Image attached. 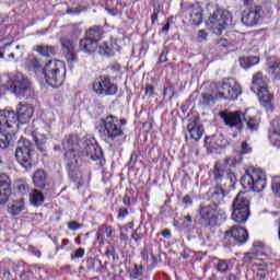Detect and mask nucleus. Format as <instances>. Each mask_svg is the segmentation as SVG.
<instances>
[{
  "instance_id": "obj_1",
  "label": "nucleus",
  "mask_w": 280,
  "mask_h": 280,
  "mask_svg": "<svg viewBox=\"0 0 280 280\" xmlns=\"http://www.w3.org/2000/svg\"><path fill=\"white\" fill-rule=\"evenodd\" d=\"M128 120L126 118H118L117 116L108 115L101 119L97 130L101 139L108 143L110 148H119L126 143V126Z\"/></svg>"
},
{
  "instance_id": "obj_2",
  "label": "nucleus",
  "mask_w": 280,
  "mask_h": 280,
  "mask_svg": "<svg viewBox=\"0 0 280 280\" xmlns=\"http://www.w3.org/2000/svg\"><path fill=\"white\" fill-rule=\"evenodd\" d=\"M62 148L66 151L65 153V164L66 170L69 176V179L72 183H82V172L80 171V163L82 162V151L78 143V136L71 135L63 139Z\"/></svg>"
},
{
  "instance_id": "obj_3",
  "label": "nucleus",
  "mask_w": 280,
  "mask_h": 280,
  "mask_svg": "<svg viewBox=\"0 0 280 280\" xmlns=\"http://www.w3.org/2000/svg\"><path fill=\"white\" fill-rule=\"evenodd\" d=\"M19 117L14 110H0V148L5 150L12 145L14 141V133L10 131L11 128H19Z\"/></svg>"
},
{
  "instance_id": "obj_4",
  "label": "nucleus",
  "mask_w": 280,
  "mask_h": 280,
  "mask_svg": "<svg viewBox=\"0 0 280 280\" xmlns=\"http://www.w3.org/2000/svg\"><path fill=\"white\" fill-rule=\"evenodd\" d=\"M15 159L26 172H30V170L36 167L38 164V154H36L34 144L27 139L19 141V148L15 150Z\"/></svg>"
},
{
  "instance_id": "obj_5",
  "label": "nucleus",
  "mask_w": 280,
  "mask_h": 280,
  "mask_svg": "<svg viewBox=\"0 0 280 280\" xmlns=\"http://www.w3.org/2000/svg\"><path fill=\"white\" fill-rule=\"evenodd\" d=\"M78 145L81 150V156L83 159H90V161H98L100 167L106 165V159H104V151L97 144V140L91 136L78 138Z\"/></svg>"
},
{
  "instance_id": "obj_6",
  "label": "nucleus",
  "mask_w": 280,
  "mask_h": 280,
  "mask_svg": "<svg viewBox=\"0 0 280 280\" xmlns=\"http://www.w3.org/2000/svg\"><path fill=\"white\" fill-rule=\"evenodd\" d=\"M42 73L47 84L52 86V89H58V86H62V84H65V75L67 70L65 69V63L62 61H48L44 66Z\"/></svg>"
},
{
  "instance_id": "obj_7",
  "label": "nucleus",
  "mask_w": 280,
  "mask_h": 280,
  "mask_svg": "<svg viewBox=\"0 0 280 280\" xmlns=\"http://www.w3.org/2000/svg\"><path fill=\"white\" fill-rule=\"evenodd\" d=\"M8 91H11L16 97H34V88L32 86V81L23 73L18 72L12 79H8Z\"/></svg>"
},
{
  "instance_id": "obj_8",
  "label": "nucleus",
  "mask_w": 280,
  "mask_h": 280,
  "mask_svg": "<svg viewBox=\"0 0 280 280\" xmlns=\"http://www.w3.org/2000/svg\"><path fill=\"white\" fill-rule=\"evenodd\" d=\"M241 185L244 189H250L259 194V191L266 189V174L261 168L247 170L241 177Z\"/></svg>"
},
{
  "instance_id": "obj_9",
  "label": "nucleus",
  "mask_w": 280,
  "mask_h": 280,
  "mask_svg": "<svg viewBox=\"0 0 280 280\" xmlns=\"http://www.w3.org/2000/svg\"><path fill=\"white\" fill-rule=\"evenodd\" d=\"M250 215V200L240 192L232 203V220L237 224L247 222Z\"/></svg>"
},
{
  "instance_id": "obj_10",
  "label": "nucleus",
  "mask_w": 280,
  "mask_h": 280,
  "mask_svg": "<svg viewBox=\"0 0 280 280\" xmlns=\"http://www.w3.org/2000/svg\"><path fill=\"white\" fill-rule=\"evenodd\" d=\"M248 242V231L240 225H233L224 233L222 238V246L224 248H233L234 246H242Z\"/></svg>"
},
{
  "instance_id": "obj_11",
  "label": "nucleus",
  "mask_w": 280,
  "mask_h": 280,
  "mask_svg": "<svg viewBox=\"0 0 280 280\" xmlns=\"http://www.w3.org/2000/svg\"><path fill=\"white\" fill-rule=\"evenodd\" d=\"M233 16L231 12L226 10H217L209 18L208 28L215 34V36H221L222 32L229 27L230 23H232Z\"/></svg>"
},
{
  "instance_id": "obj_12",
  "label": "nucleus",
  "mask_w": 280,
  "mask_h": 280,
  "mask_svg": "<svg viewBox=\"0 0 280 280\" xmlns=\"http://www.w3.org/2000/svg\"><path fill=\"white\" fill-rule=\"evenodd\" d=\"M242 95V85L235 81V79H224L218 86L215 97L219 100L235 101Z\"/></svg>"
},
{
  "instance_id": "obj_13",
  "label": "nucleus",
  "mask_w": 280,
  "mask_h": 280,
  "mask_svg": "<svg viewBox=\"0 0 280 280\" xmlns=\"http://www.w3.org/2000/svg\"><path fill=\"white\" fill-rule=\"evenodd\" d=\"M212 174L213 180L219 187H234L235 183H237L235 173L226 170V166L220 162H215Z\"/></svg>"
},
{
  "instance_id": "obj_14",
  "label": "nucleus",
  "mask_w": 280,
  "mask_h": 280,
  "mask_svg": "<svg viewBox=\"0 0 280 280\" xmlns=\"http://www.w3.org/2000/svg\"><path fill=\"white\" fill-rule=\"evenodd\" d=\"M92 89L96 95H102L103 97L117 95V92L119 91V86H117L116 83H113L108 75H100L96 78L92 84Z\"/></svg>"
},
{
  "instance_id": "obj_15",
  "label": "nucleus",
  "mask_w": 280,
  "mask_h": 280,
  "mask_svg": "<svg viewBox=\"0 0 280 280\" xmlns=\"http://www.w3.org/2000/svg\"><path fill=\"white\" fill-rule=\"evenodd\" d=\"M219 116L224 122V126L228 128H235L238 132L244 130V119H246V114L242 113L241 110L235 112H220Z\"/></svg>"
},
{
  "instance_id": "obj_16",
  "label": "nucleus",
  "mask_w": 280,
  "mask_h": 280,
  "mask_svg": "<svg viewBox=\"0 0 280 280\" xmlns=\"http://www.w3.org/2000/svg\"><path fill=\"white\" fill-rule=\"evenodd\" d=\"M215 211H218V206L215 203H210L208 206H200V217L201 226L205 229H209V226H213V221L215 220Z\"/></svg>"
},
{
  "instance_id": "obj_17",
  "label": "nucleus",
  "mask_w": 280,
  "mask_h": 280,
  "mask_svg": "<svg viewBox=\"0 0 280 280\" xmlns=\"http://www.w3.org/2000/svg\"><path fill=\"white\" fill-rule=\"evenodd\" d=\"M261 19H264V9L261 7H255L243 13L242 23L247 27H253L254 25H257Z\"/></svg>"
},
{
  "instance_id": "obj_18",
  "label": "nucleus",
  "mask_w": 280,
  "mask_h": 280,
  "mask_svg": "<svg viewBox=\"0 0 280 280\" xmlns=\"http://www.w3.org/2000/svg\"><path fill=\"white\" fill-rule=\"evenodd\" d=\"M61 49L66 54L67 61L70 65L78 62V55L73 51L75 49V40L69 36L60 37Z\"/></svg>"
},
{
  "instance_id": "obj_19",
  "label": "nucleus",
  "mask_w": 280,
  "mask_h": 280,
  "mask_svg": "<svg viewBox=\"0 0 280 280\" xmlns=\"http://www.w3.org/2000/svg\"><path fill=\"white\" fill-rule=\"evenodd\" d=\"M12 195V180L5 173H0V205H5Z\"/></svg>"
},
{
  "instance_id": "obj_20",
  "label": "nucleus",
  "mask_w": 280,
  "mask_h": 280,
  "mask_svg": "<svg viewBox=\"0 0 280 280\" xmlns=\"http://www.w3.org/2000/svg\"><path fill=\"white\" fill-rule=\"evenodd\" d=\"M187 130L190 135V139H194V141H200V139H202V135H205V125L200 121L199 116L189 120Z\"/></svg>"
},
{
  "instance_id": "obj_21",
  "label": "nucleus",
  "mask_w": 280,
  "mask_h": 280,
  "mask_svg": "<svg viewBox=\"0 0 280 280\" xmlns=\"http://www.w3.org/2000/svg\"><path fill=\"white\" fill-rule=\"evenodd\" d=\"M117 51H121V46L117 43V39L114 38L98 46V54L103 56V58H113Z\"/></svg>"
},
{
  "instance_id": "obj_22",
  "label": "nucleus",
  "mask_w": 280,
  "mask_h": 280,
  "mask_svg": "<svg viewBox=\"0 0 280 280\" xmlns=\"http://www.w3.org/2000/svg\"><path fill=\"white\" fill-rule=\"evenodd\" d=\"M19 124H27L32 119V115H34V107L28 104L19 103L16 107V113Z\"/></svg>"
},
{
  "instance_id": "obj_23",
  "label": "nucleus",
  "mask_w": 280,
  "mask_h": 280,
  "mask_svg": "<svg viewBox=\"0 0 280 280\" xmlns=\"http://www.w3.org/2000/svg\"><path fill=\"white\" fill-rule=\"evenodd\" d=\"M186 11L190 16L191 25H200L202 23V7H200V3L188 4Z\"/></svg>"
},
{
  "instance_id": "obj_24",
  "label": "nucleus",
  "mask_w": 280,
  "mask_h": 280,
  "mask_svg": "<svg viewBox=\"0 0 280 280\" xmlns=\"http://www.w3.org/2000/svg\"><path fill=\"white\" fill-rule=\"evenodd\" d=\"M269 140L276 148H280V117L271 121L269 128Z\"/></svg>"
},
{
  "instance_id": "obj_25",
  "label": "nucleus",
  "mask_w": 280,
  "mask_h": 280,
  "mask_svg": "<svg viewBox=\"0 0 280 280\" xmlns=\"http://www.w3.org/2000/svg\"><path fill=\"white\" fill-rule=\"evenodd\" d=\"M79 47L81 51H84L85 54L91 55L97 51L100 44H97V39H94L93 37H83L79 42Z\"/></svg>"
},
{
  "instance_id": "obj_26",
  "label": "nucleus",
  "mask_w": 280,
  "mask_h": 280,
  "mask_svg": "<svg viewBox=\"0 0 280 280\" xmlns=\"http://www.w3.org/2000/svg\"><path fill=\"white\" fill-rule=\"evenodd\" d=\"M33 185L37 189H45L47 187V180L49 178V175L45 170H37L33 174Z\"/></svg>"
},
{
  "instance_id": "obj_27",
  "label": "nucleus",
  "mask_w": 280,
  "mask_h": 280,
  "mask_svg": "<svg viewBox=\"0 0 280 280\" xmlns=\"http://www.w3.org/2000/svg\"><path fill=\"white\" fill-rule=\"evenodd\" d=\"M262 89H268V81L264 79V73L257 72L253 75L250 91L257 93L262 91Z\"/></svg>"
},
{
  "instance_id": "obj_28",
  "label": "nucleus",
  "mask_w": 280,
  "mask_h": 280,
  "mask_svg": "<svg viewBox=\"0 0 280 280\" xmlns=\"http://www.w3.org/2000/svg\"><path fill=\"white\" fill-rule=\"evenodd\" d=\"M258 95L259 102L261 106H264L267 110H272V94L268 92V88L259 90L258 92H254Z\"/></svg>"
},
{
  "instance_id": "obj_29",
  "label": "nucleus",
  "mask_w": 280,
  "mask_h": 280,
  "mask_svg": "<svg viewBox=\"0 0 280 280\" xmlns=\"http://www.w3.org/2000/svg\"><path fill=\"white\" fill-rule=\"evenodd\" d=\"M226 196V191H224V186H215L210 196V200L212 205H222L224 202V197Z\"/></svg>"
},
{
  "instance_id": "obj_30",
  "label": "nucleus",
  "mask_w": 280,
  "mask_h": 280,
  "mask_svg": "<svg viewBox=\"0 0 280 280\" xmlns=\"http://www.w3.org/2000/svg\"><path fill=\"white\" fill-rule=\"evenodd\" d=\"M267 67L269 69V73L275 75L276 80H280V58L269 57L267 59Z\"/></svg>"
},
{
  "instance_id": "obj_31",
  "label": "nucleus",
  "mask_w": 280,
  "mask_h": 280,
  "mask_svg": "<svg viewBox=\"0 0 280 280\" xmlns=\"http://www.w3.org/2000/svg\"><path fill=\"white\" fill-rule=\"evenodd\" d=\"M88 272H104V264L100 259L88 258Z\"/></svg>"
},
{
  "instance_id": "obj_32",
  "label": "nucleus",
  "mask_w": 280,
  "mask_h": 280,
  "mask_svg": "<svg viewBox=\"0 0 280 280\" xmlns=\"http://www.w3.org/2000/svg\"><path fill=\"white\" fill-rule=\"evenodd\" d=\"M30 200L33 207H40L43 202H45V195L38 189H33L32 192H30Z\"/></svg>"
},
{
  "instance_id": "obj_33",
  "label": "nucleus",
  "mask_w": 280,
  "mask_h": 280,
  "mask_svg": "<svg viewBox=\"0 0 280 280\" xmlns=\"http://www.w3.org/2000/svg\"><path fill=\"white\" fill-rule=\"evenodd\" d=\"M243 121L246 122L247 130H250V132H257L259 130V120L252 116H246L243 118Z\"/></svg>"
},
{
  "instance_id": "obj_34",
  "label": "nucleus",
  "mask_w": 280,
  "mask_h": 280,
  "mask_svg": "<svg viewBox=\"0 0 280 280\" xmlns=\"http://www.w3.org/2000/svg\"><path fill=\"white\" fill-rule=\"evenodd\" d=\"M122 3L121 0H116V7H110V4L105 5V10L107 11V14L109 16H121L124 14V11H121L119 8H121Z\"/></svg>"
},
{
  "instance_id": "obj_35",
  "label": "nucleus",
  "mask_w": 280,
  "mask_h": 280,
  "mask_svg": "<svg viewBox=\"0 0 280 280\" xmlns=\"http://www.w3.org/2000/svg\"><path fill=\"white\" fill-rule=\"evenodd\" d=\"M215 104V96L209 93H202L199 98V106L207 108V106H213Z\"/></svg>"
},
{
  "instance_id": "obj_36",
  "label": "nucleus",
  "mask_w": 280,
  "mask_h": 280,
  "mask_svg": "<svg viewBox=\"0 0 280 280\" xmlns=\"http://www.w3.org/2000/svg\"><path fill=\"white\" fill-rule=\"evenodd\" d=\"M36 51L42 56H46V58L56 56V48L54 46L37 45Z\"/></svg>"
},
{
  "instance_id": "obj_37",
  "label": "nucleus",
  "mask_w": 280,
  "mask_h": 280,
  "mask_svg": "<svg viewBox=\"0 0 280 280\" xmlns=\"http://www.w3.org/2000/svg\"><path fill=\"white\" fill-rule=\"evenodd\" d=\"M23 211H25V202L23 201V199L16 201L9 208V213L13 217L20 215Z\"/></svg>"
},
{
  "instance_id": "obj_38",
  "label": "nucleus",
  "mask_w": 280,
  "mask_h": 280,
  "mask_svg": "<svg viewBox=\"0 0 280 280\" xmlns=\"http://www.w3.org/2000/svg\"><path fill=\"white\" fill-rule=\"evenodd\" d=\"M130 279H143V265H133V269L129 270Z\"/></svg>"
},
{
  "instance_id": "obj_39",
  "label": "nucleus",
  "mask_w": 280,
  "mask_h": 280,
  "mask_svg": "<svg viewBox=\"0 0 280 280\" xmlns=\"http://www.w3.org/2000/svg\"><path fill=\"white\" fill-rule=\"evenodd\" d=\"M15 191L19 196H27L30 194V185L20 180L15 183Z\"/></svg>"
},
{
  "instance_id": "obj_40",
  "label": "nucleus",
  "mask_w": 280,
  "mask_h": 280,
  "mask_svg": "<svg viewBox=\"0 0 280 280\" xmlns=\"http://www.w3.org/2000/svg\"><path fill=\"white\" fill-rule=\"evenodd\" d=\"M271 191L275 194V196L280 198V176L279 175L272 177L271 179Z\"/></svg>"
},
{
  "instance_id": "obj_41",
  "label": "nucleus",
  "mask_w": 280,
  "mask_h": 280,
  "mask_svg": "<svg viewBox=\"0 0 280 280\" xmlns=\"http://www.w3.org/2000/svg\"><path fill=\"white\" fill-rule=\"evenodd\" d=\"M217 271L221 275H226L229 272V262L224 259H220L215 265Z\"/></svg>"
},
{
  "instance_id": "obj_42",
  "label": "nucleus",
  "mask_w": 280,
  "mask_h": 280,
  "mask_svg": "<svg viewBox=\"0 0 280 280\" xmlns=\"http://www.w3.org/2000/svg\"><path fill=\"white\" fill-rule=\"evenodd\" d=\"M86 10H89L88 7L78 5V7H73V8H68L66 13H68V14H82V12H86Z\"/></svg>"
},
{
  "instance_id": "obj_43",
  "label": "nucleus",
  "mask_w": 280,
  "mask_h": 280,
  "mask_svg": "<svg viewBox=\"0 0 280 280\" xmlns=\"http://www.w3.org/2000/svg\"><path fill=\"white\" fill-rule=\"evenodd\" d=\"M86 36H97L102 34V26L101 25H94L85 31Z\"/></svg>"
},
{
  "instance_id": "obj_44",
  "label": "nucleus",
  "mask_w": 280,
  "mask_h": 280,
  "mask_svg": "<svg viewBox=\"0 0 280 280\" xmlns=\"http://www.w3.org/2000/svg\"><path fill=\"white\" fill-rule=\"evenodd\" d=\"M217 47H221L222 49H229V47H233V43L229 42V39L221 37L217 42Z\"/></svg>"
},
{
  "instance_id": "obj_45",
  "label": "nucleus",
  "mask_w": 280,
  "mask_h": 280,
  "mask_svg": "<svg viewBox=\"0 0 280 280\" xmlns=\"http://www.w3.org/2000/svg\"><path fill=\"white\" fill-rule=\"evenodd\" d=\"M139 231H141V226H138L131 234V240H133L136 244H139V242L143 240V233H140Z\"/></svg>"
},
{
  "instance_id": "obj_46",
  "label": "nucleus",
  "mask_w": 280,
  "mask_h": 280,
  "mask_svg": "<svg viewBox=\"0 0 280 280\" xmlns=\"http://www.w3.org/2000/svg\"><path fill=\"white\" fill-rule=\"evenodd\" d=\"M250 152H253V148L250 144H248V142L244 141L241 145L240 156H244V154H250Z\"/></svg>"
},
{
  "instance_id": "obj_47",
  "label": "nucleus",
  "mask_w": 280,
  "mask_h": 280,
  "mask_svg": "<svg viewBox=\"0 0 280 280\" xmlns=\"http://www.w3.org/2000/svg\"><path fill=\"white\" fill-rule=\"evenodd\" d=\"M153 12H163V2L161 0L152 1Z\"/></svg>"
},
{
  "instance_id": "obj_48",
  "label": "nucleus",
  "mask_w": 280,
  "mask_h": 280,
  "mask_svg": "<svg viewBox=\"0 0 280 280\" xmlns=\"http://www.w3.org/2000/svg\"><path fill=\"white\" fill-rule=\"evenodd\" d=\"M84 248L80 247L73 252L71 259H82V257H84Z\"/></svg>"
},
{
  "instance_id": "obj_49",
  "label": "nucleus",
  "mask_w": 280,
  "mask_h": 280,
  "mask_svg": "<svg viewBox=\"0 0 280 280\" xmlns=\"http://www.w3.org/2000/svg\"><path fill=\"white\" fill-rule=\"evenodd\" d=\"M128 210H127V208H124V207H121V208H118V214H117V219L118 220H124L125 218H128Z\"/></svg>"
},
{
  "instance_id": "obj_50",
  "label": "nucleus",
  "mask_w": 280,
  "mask_h": 280,
  "mask_svg": "<svg viewBox=\"0 0 280 280\" xmlns=\"http://www.w3.org/2000/svg\"><path fill=\"white\" fill-rule=\"evenodd\" d=\"M68 229L70 231H79V229H82V224H80L78 221H70L68 223Z\"/></svg>"
},
{
  "instance_id": "obj_51",
  "label": "nucleus",
  "mask_w": 280,
  "mask_h": 280,
  "mask_svg": "<svg viewBox=\"0 0 280 280\" xmlns=\"http://www.w3.org/2000/svg\"><path fill=\"white\" fill-rule=\"evenodd\" d=\"M172 23H174V18H168L166 21V25H164L161 30V34H167V32H170Z\"/></svg>"
},
{
  "instance_id": "obj_52",
  "label": "nucleus",
  "mask_w": 280,
  "mask_h": 280,
  "mask_svg": "<svg viewBox=\"0 0 280 280\" xmlns=\"http://www.w3.org/2000/svg\"><path fill=\"white\" fill-rule=\"evenodd\" d=\"M250 59L248 57H242L240 58V65L243 69H250Z\"/></svg>"
},
{
  "instance_id": "obj_53",
  "label": "nucleus",
  "mask_w": 280,
  "mask_h": 280,
  "mask_svg": "<svg viewBox=\"0 0 280 280\" xmlns=\"http://www.w3.org/2000/svg\"><path fill=\"white\" fill-rule=\"evenodd\" d=\"M225 165H229L230 167H233V165H235V163H242V158L237 159H233V158H226L224 160Z\"/></svg>"
},
{
  "instance_id": "obj_54",
  "label": "nucleus",
  "mask_w": 280,
  "mask_h": 280,
  "mask_svg": "<svg viewBox=\"0 0 280 280\" xmlns=\"http://www.w3.org/2000/svg\"><path fill=\"white\" fill-rule=\"evenodd\" d=\"M138 159H139V155L137 154V152L133 151L131 153V156H130V160H129V163H128L129 167H135V165H137Z\"/></svg>"
},
{
  "instance_id": "obj_55",
  "label": "nucleus",
  "mask_w": 280,
  "mask_h": 280,
  "mask_svg": "<svg viewBox=\"0 0 280 280\" xmlns=\"http://www.w3.org/2000/svg\"><path fill=\"white\" fill-rule=\"evenodd\" d=\"M35 145H36L37 150H39V152H46V150H47V145H45V142L40 141L38 139H35Z\"/></svg>"
},
{
  "instance_id": "obj_56",
  "label": "nucleus",
  "mask_w": 280,
  "mask_h": 280,
  "mask_svg": "<svg viewBox=\"0 0 280 280\" xmlns=\"http://www.w3.org/2000/svg\"><path fill=\"white\" fill-rule=\"evenodd\" d=\"M163 62H167V50L166 49L162 50L156 65H163Z\"/></svg>"
},
{
  "instance_id": "obj_57",
  "label": "nucleus",
  "mask_w": 280,
  "mask_h": 280,
  "mask_svg": "<svg viewBox=\"0 0 280 280\" xmlns=\"http://www.w3.org/2000/svg\"><path fill=\"white\" fill-rule=\"evenodd\" d=\"M106 257H115V246L108 245L105 250Z\"/></svg>"
},
{
  "instance_id": "obj_58",
  "label": "nucleus",
  "mask_w": 280,
  "mask_h": 280,
  "mask_svg": "<svg viewBox=\"0 0 280 280\" xmlns=\"http://www.w3.org/2000/svg\"><path fill=\"white\" fill-rule=\"evenodd\" d=\"M103 229H105V235L106 237H113V233H115V229L110 225H103Z\"/></svg>"
},
{
  "instance_id": "obj_59",
  "label": "nucleus",
  "mask_w": 280,
  "mask_h": 280,
  "mask_svg": "<svg viewBox=\"0 0 280 280\" xmlns=\"http://www.w3.org/2000/svg\"><path fill=\"white\" fill-rule=\"evenodd\" d=\"M256 266H257L258 272H268V264L261 262V264H256Z\"/></svg>"
},
{
  "instance_id": "obj_60",
  "label": "nucleus",
  "mask_w": 280,
  "mask_h": 280,
  "mask_svg": "<svg viewBox=\"0 0 280 280\" xmlns=\"http://www.w3.org/2000/svg\"><path fill=\"white\" fill-rule=\"evenodd\" d=\"M247 59L249 60V68L259 65V57L257 56L247 57Z\"/></svg>"
},
{
  "instance_id": "obj_61",
  "label": "nucleus",
  "mask_w": 280,
  "mask_h": 280,
  "mask_svg": "<svg viewBox=\"0 0 280 280\" xmlns=\"http://www.w3.org/2000/svg\"><path fill=\"white\" fill-rule=\"evenodd\" d=\"M191 222H194L191 215L187 214L186 217H184V226L186 229H189V226H191Z\"/></svg>"
},
{
  "instance_id": "obj_62",
  "label": "nucleus",
  "mask_w": 280,
  "mask_h": 280,
  "mask_svg": "<svg viewBox=\"0 0 280 280\" xmlns=\"http://www.w3.org/2000/svg\"><path fill=\"white\" fill-rule=\"evenodd\" d=\"M183 202H184V205H186V207H189V206L194 205V199L191 198V196L186 195L183 198Z\"/></svg>"
},
{
  "instance_id": "obj_63",
  "label": "nucleus",
  "mask_w": 280,
  "mask_h": 280,
  "mask_svg": "<svg viewBox=\"0 0 280 280\" xmlns=\"http://www.w3.org/2000/svg\"><path fill=\"white\" fill-rule=\"evenodd\" d=\"M144 93L149 95V97H152V95H154V85H147Z\"/></svg>"
},
{
  "instance_id": "obj_64",
  "label": "nucleus",
  "mask_w": 280,
  "mask_h": 280,
  "mask_svg": "<svg viewBox=\"0 0 280 280\" xmlns=\"http://www.w3.org/2000/svg\"><path fill=\"white\" fill-rule=\"evenodd\" d=\"M30 67L37 71V69H40V62H38L36 59H31Z\"/></svg>"
}]
</instances>
